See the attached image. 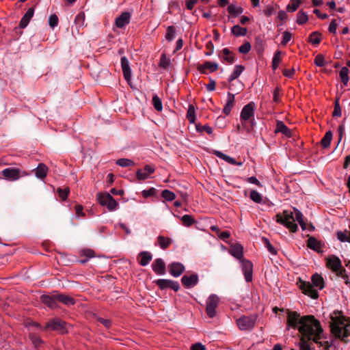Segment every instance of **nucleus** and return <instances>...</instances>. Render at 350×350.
I'll use <instances>...</instances> for the list:
<instances>
[{
	"instance_id": "nucleus-61",
	"label": "nucleus",
	"mask_w": 350,
	"mask_h": 350,
	"mask_svg": "<svg viewBox=\"0 0 350 350\" xmlns=\"http://www.w3.org/2000/svg\"><path fill=\"white\" fill-rule=\"evenodd\" d=\"M59 23L58 17L56 14H51L49 18V25L51 27L54 28L57 26Z\"/></svg>"
},
{
	"instance_id": "nucleus-46",
	"label": "nucleus",
	"mask_w": 350,
	"mask_h": 350,
	"mask_svg": "<svg viewBox=\"0 0 350 350\" xmlns=\"http://www.w3.org/2000/svg\"><path fill=\"white\" fill-rule=\"evenodd\" d=\"M57 193L58 194L59 198L62 201H64L67 199V198L70 193V189H69V187H65L64 189L58 188L57 189Z\"/></svg>"
},
{
	"instance_id": "nucleus-58",
	"label": "nucleus",
	"mask_w": 350,
	"mask_h": 350,
	"mask_svg": "<svg viewBox=\"0 0 350 350\" xmlns=\"http://www.w3.org/2000/svg\"><path fill=\"white\" fill-rule=\"evenodd\" d=\"M196 128L197 131H198V132L206 131L209 135H211L213 133L212 128L207 124H205L203 126L201 124H196Z\"/></svg>"
},
{
	"instance_id": "nucleus-13",
	"label": "nucleus",
	"mask_w": 350,
	"mask_h": 350,
	"mask_svg": "<svg viewBox=\"0 0 350 350\" xmlns=\"http://www.w3.org/2000/svg\"><path fill=\"white\" fill-rule=\"evenodd\" d=\"M242 271L243 272L245 280L247 282L252 280L253 265L247 260H241Z\"/></svg>"
},
{
	"instance_id": "nucleus-3",
	"label": "nucleus",
	"mask_w": 350,
	"mask_h": 350,
	"mask_svg": "<svg viewBox=\"0 0 350 350\" xmlns=\"http://www.w3.org/2000/svg\"><path fill=\"white\" fill-rule=\"evenodd\" d=\"M311 284L309 282L300 281L299 288L302 293L312 299H317L319 297V293L317 290L314 288V286L321 290L324 287V280L321 275L315 273L312 276Z\"/></svg>"
},
{
	"instance_id": "nucleus-12",
	"label": "nucleus",
	"mask_w": 350,
	"mask_h": 350,
	"mask_svg": "<svg viewBox=\"0 0 350 350\" xmlns=\"http://www.w3.org/2000/svg\"><path fill=\"white\" fill-rule=\"evenodd\" d=\"M57 291H53L51 295H42L40 301L51 309H57L59 306L57 299Z\"/></svg>"
},
{
	"instance_id": "nucleus-24",
	"label": "nucleus",
	"mask_w": 350,
	"mask_h": 350,
	"mask_svg": "<svg viewBox=\"0 0 350 350\" xmlns=\"http://www.w3.org/2000/svg\"><path fill=\"white\" fill-rule=\"evenodd\" d=\"M152 258V255L147 251L141 252L137 256L139 264L142 266H146Z\"/></svg>"
},
{
	"instance_id": "nucleus-11",
	"label": "nucleus",
	"mask_w": 350,
	"mask_h": 350,
	"mask_svg": "<svg viewBox=\"0 0 350 350\" xmlns=\"http://www.w3.org/2000/svg\"><path fill=\"white\" fill-rule=\"evenodd\" d=\"M154 283L159 287L161 290H165L168 288L178 291L180 288L179 283L176 281L167 279H158L154 281Z\"/></svg>"
},
{
	"instance_id": "nucleus-4",
	"label": "nucleus",
	"mask_w": 350,
	"mask_h": 350,
	"mask_svg": "<svg viewBox=\"0 0 350 350\" xmlns=\"http://www.w3.org/2000/svg\"><path fill=\"white\" fill-rule=\"evenodd\" d=\"M255 103L250 102L245 105L241 111V120L243 126L250 131V129L247 127L246 122L250 124L251 128L254 126V111H255Z\"/></svg>"
},
{
	"instance_id": "nucleus-5",
	"label": "nucleus",
	"mask_w": 350,
	"mask_h": 350,
	"mask_svg": "<svg viewBox=\"0 0 350 350\" xmlns=\"http://www.w3.org/2000/svg\"><path fill=\"white\" fill-rule=\"evenodd\" d=\"M276 221L284 225L292 232H296L298 230L297 225L295 223L294 213L288 211H284L282 215L278 214L276 215Z\"/></svg>"
},
{
	"instance_id": "nucleus-17",
	"label": "nucleus",
	"mask_w": 350,
	"mask_h": 350,
	"mask_svg": "<svg viewBox=\"0 0 350 350\" xmlns=\"http://www.w3.org/2000/svg\"><path fill=\"white\" fill-rule=\"evenodd\" d=\"M218 64L216 62L206 61L203 64L198 66V70L201 74H206V70H209L211 72H215L218 69Z\"/></svg>"
},
{
	"instance_id": "nucleus-59",
	"label": "nucleus",
	"mask_w": 350,
	"mask_h": 350,
	"mask_svg": "<svg viewBox=\"0 0 350 350\" xmlns=\"http://www.w3.org/2000/svg\"><path fill=\"white\" fill-rule=\"evenodd\" d=\"M263 243H265L266 247L267 248L268 251L273 255L277 254V250L275 249V247L271 244L270 241L268 239L262 238Z\"/></svg>"
},
{
	"instance_id": "nucleus-42",
	"label": "nucleus",
	"mask_w": 350,
	"mask_h": 350,
	"mask_svg": "<svg viewBox=\"0 0 350 350\" xmlns=\"http://www.w3.org/2000/svg\"><path fill=\"white\" fill-rule=\"evenodd\" d=\"M175 34H176L175 27L173 25L169 26V27H167V30H166L165 39L167 41L171 42L175 38Z\"/></svg>"
},
{
	"instance_id": "nucleus-36",
	"label": "nucleus",
	"mask_w": 350,
	"mask_h": 350,
	"mask_svg": "<svg viewBox=\"0 0 350 350\" xmlns=\"http://www.w3.org/2000/svg\"><path fill=\"white\" fill-rule=\"evenodd\" d=\"M349 70L347 67H342L339 72L340 78L345 86H347L349 80Z\"/></svg>"
},
{
	"instance_id": "nucleus-22",
	"label": "nucleus",
	"mask_w": 350,
	"mask_h": 350,
	"mask_svg": "<svg viewBox=\"0 0 350 350\" xmlns=\"http://www.w3.org/2000/svg\"><path fill=\"white\" fill-rule=\"evenodd\" d=\"M131 14L128 12H122L118 17L116 18L115 24L119 28H122L129 23Z\"/></svg>"
},
{
	"instance_id": "nucleus-62",
	"label": "nucleus",
	"mask_w": 350,
	"mask_h": 350,
	"mask_svg": "<svg viewBox=\"0 0 350 350\" xmlns=\"http://www.w3.org/2000/svg\"><path fill=\"white\" fill-rule=\"evenodd\" d=\"M314 64L319 67H323L325 66L324 56L321 54H318L314 58Z\"/></svg>"
},
{
	"instance_id": "nucleus-47",
	"label": "nucleus",
	"mask_w": 350,
	"mask_h": 350,
	"mask_svg": "<svg viewBox=\"0 0 350 350\" xmlns=\"http://www.w3.org/2000/svg\"><path fill=\"white\" fill-rule=\"evenodd\" d=\"M308 20V16L306 12L302 10H299L297 15V23L299 25H303L306 23Z\"/></svg>"
},
{
	"instance_id": "nucleus-53",
	"label": "nucleus",
	"mask_w": 350,
	"mask_h": 350,
	"mask_svg": "<svg viewBox=\"0 0 350 350\" xmlns=\"http://www.w3.org/2000/svg\"><path fill=\"white\" fill-rule=\"evenodd\" d=\"M300 1L299 0H291V3L287 5L286 10L288 12H295L299 8Z\"/></svg>"
},
{
	"instance_id": "nucleus-31",
	"label": "nucleus",
	"mask_w": 350,
	"mask_h": 350,
	"mask_svg": "<svg viewBox=\"0 0 350 350\" xmlns=\"http://www.w3.org/2000/svg\"><path fill=\"white\" fill-rule=\"evenodd\" d=\"M223 55H224V60L228 63L229 64H232L234 62L235 58H234V54L230 51L228 48H224L222 50Z\"/></svg>"
},
{
	"instance_id": "nucleus-50",
	"label": "nucleus",
	"mask_w": 350,
	"mask_h": 350,
	"mask_svg": "<svg viewBox=\"0 0 350 350\" xmlns=\"http://www.w3.org/2000/svg\"><path fill=\"white\" fill-rule=\"evenodd\" d=\"M161 197L163 198L165 200L170 202L175 199L176 195L174 192L168 189H164L161 192Z\"/></svg>"
},
{
	"instance_id": "nucleus-37",
	"label": "nucleus",
	"mask_w": 350,
	"mask_h": 350,
	"mask_svg": "<svg viewBox=\"0 0 350 350\" xmlns=\"http://www.w3.org/2000/svg\"><path fill=\"white\" fill-rule=\"evenodd\" d=\"M231 31L235 36H244L247 33V29L237 25L232 27Z\"/></svg>"
},
{
	"instance_id": "nucleus-48",
	"label": "nucleus",
	"mask_w": 350,
	"mask_h": 350,
	"mask_svg": "<svg viewBox=\"0 0 350 350\" xmlns=\"http://www.w3.org/2000/svg\"><path fill=\"white\" fill-rule=\"evenodd\" d=\"M228 12L234 16H237L243 13V10L241 7H237L233 4H230L228 7Z\"/></svg>"
},
{
	"instance_id": "nucleus-1",
	"label": "nucleus",
	"mask_w": 350,
	"mask_h": 350,
	"mask_svg": "<svg viewBox=\"0 0 350 350\" xmlns=\"http://www.w3.org/2000/svg\"><path fill=\"white\" fill-rule=\"evenodd\" d=\"M298 331L301 334V338L312 340L315 343L322 338L323 333L319 321L312 315L302 317V325L299 326Z\"/></svg>"
},
{
	"instance_id": "nucleus-14",
	"label": "nucleus",
	"mask_w": 350,
	"mask_h": 350,
	"mask_svg": "<svg viewBox=\"0 0 350 350\" xmlns=\"http://www.w3.org/2000/svg\"><path fill=\"white\" fill-rule=\"evenodd\" d=\"M198 281V275L197 273H192L190 275H185L181 278L183 285L187 288L195 286Z\"/></svg>"
},
{
	"instance_id": "nucleus-49",
	"label": "nucleus",
	"mask_w": 350,
	"mask_h": 350,
	"mask_svg": "<svg viewBox=\"0 0 350 350\" xmlns=\"http://www.w3.org/2000/svg\"><path fill=\"white\" fill-rule=\"evenodd\" d=\"M336 236L340 242H349V231H338L336 232Z\"/></svg>"
},
{
	"instance_id": "nucleus-52",
	"label": "nucleus",
	"mask_w": 350,
	"mask_h": 350,
	"mask_svg": "<svg viewBox=\"0 0 350 350\" xmlns=\"http://www.w3.org/2000/svg\"><path fill=\"white\" fill-rule=\"evenodd\" d=\"M152 105L154 109L157 111H161L163 109V105L161 100L159 98L157 95H154L152 97Z\"/></svg>"
},
{
	"instance_id": "nucleus-33",
	"label": "nucleus",
	"mask_w": 350,
	"mask_h": 350,
	"mask_svg": "<svg viewBox=\"0 0 350 350\" xmlns=\"http://www.w3.org/2000/svg\"><path fill=\"white\" fill-rule=\"evenodd\" d=\"M157 241L160 247L163 250L167 249L172 243V241L170 238L165 237L163 236H159Z\"/></svg>"
},
{
	"instance_id": "nucleus-51",
	"label": "nucleus",
	"mask_w": 350,
	"mask_h": 350,
	"mask_svg": "<svg viewBox=\"0 0 350 350\" xmlns=\"http://www.w3.org/2000/svg\"><path fill=\"white\" fill-rule=\"evenodd\" d=\"M29 338H30L31 341L32 342V343L34 345V346L36 347L40 346L43 342L41 338L38 335H37L36 334H34V333L29 334Z\"/></svg>"
},
{
	"instance_id": "nucleus-29",
	"label": "nucleus",
	"mask_w": 350,
	"mask_h": 350,
	"mask_svg": "<svg viewBox=\"0 0 350 350\" xmlns=\"http://www.w3.org/2000/svg\"><path fill=\"white\" fill-rule=\"evenodd\" d=\"M34 171L35 175L37 178L43 179L47 174L48 167L44 163H39Z\"/></svg>"
},
{
	"instance_id": "nucleus-23",
	"label": "nucleus",
	"mask_w": 350,
	"mask_h": 350,
	"mask_svg": "<svg viewBox=\"0 0 350 350\" xmlns=\"http://www.w3.org/2000/svg\"><path fill=\"white\" fill-rule=\"evenodd\" d=\"M2 174L10 180H17L20 176V171L16 168H6L3 170Z\"/></svg>"
},
{
	"instance_id": "nucleus-28",
	"label": "nucleus",
	"mask_w": 350,
	"mask_h": 350,
	"mask_svg": "<svg viewBox=\"0 0 350 350\" xmlns=\"http://www.w3.org/2000/svg\"><path fill=\"white\" fill-rule=\"evenodd\" d=\"M243 248L241 245L235 243L230 246L229 252L237 259H241L243 257Z\"/></svg>"
},
{
	"instance_id": "nucleus-25",
	"label": "nucleus",
	"mask_w": 350,
	"mask_h": 350,
	"mask_svg": "<svg viewBox=\"0 0 350 350\" xmlns=\"http://www.w3.org/2000/svg\"><path fill=\"white\" fill-rule=\"evenodd\" d=\"M281 133L286 137H291L292 135L291 129L287 127L281 120H277L275 133Z\"/></svg>"
},
{
	"instance_id": "nucleus-30",
	"label": "nucleus",
	"mask_w": 350,
	"mask_h": 350,
	"mask_svg": "<svg viewBox=\"0 0 350 350\" xmlns=\"http://www.w3.org/2000/svg\"><path fill=\"white\" fill-rule=\"evenodd\" d=\"M245 67L242 65H236L233 72L228 77V82L231 83L234 79H237L244 70Z\"/></svg>"
},
{
	"instance_id": "nucleus-56",
	"label": "nucleus",
	"mask_w": 350,
	"mask_h": 350,
	"mask_svg": "<svg viewBox=\"0 0 350 350\" xmlns=\"http://www.w3.org/2000/svg\"><path fill=\"white\" fill-rule=\"evenodd\" d=\"M251 48V44L249 42H245L239 47L238 51L240 53L247 54L250 51Z\"/></svg>"
},
{
	"instance_id": "nucleus-6",
	"label": "nucleus",
	"mask_w": 350,
	"mask_h": 350,
	"mask_svg": "<svg viewBox=\"0 0 350 350\" xmlns=\"http://www.w3.org/2000/svg\"><path fill=\"white\" fill-rule=\"evenodd\" d=\"M220 301L219 297L215 294H211L206 301V313L209 318H214L217 315L216 309Z\"/></svg>"
},
{
	"instance_id": "nucleus-57",
	"label": "nucleus",
	"mask_w": 350,
	"mask_h": 350,
	"mask_svg": "<svg viewBox=\"0 0 350 350\" xmlns=\"http://www.w3.org/2000/svg\"><path fill=\"white\" fill-rule=\"evenodd\" d=\"M333 116L340 117L342 115L341 107L339 104V98H337L335 100L334 108L333 111Z\"/></svg>"
},
{
	"instance_id": "nucleus-7",
	"label": "nucleus",
	"mask_w": 350,
	"mask_h": 350,
	"mask_svg": "<svg viewBox=\"0 0 350 350\" xmlns=\"http://www.w3.org/2000/svg\"><path fill=\"white\" fill-rule=\"evenodd\" d=\"M97 200L101 206H106L109 211H113L118 206V203L107 193H99Z\"/></svg>"
},
{
	"instance_id": "nucleus-40",
	"label": "nucleus",
	"mask_w": 350,
	"mask_h": 350,
	"mask_svg": "<svg viewBox=\"0 0 350 350\" xmlns=\"http://www.w3.org/2000/svg\"><path fill=\"white\" fill-rule=\"evenodd\" d=\"M313 342L312 340L300 338L299 343V350H312L310 345Z\"/></svg>"
},
{
	"instance_id": "nucleus-41",
	"label": "nucleus",
	"mask_w": 350,
	"mask_h": 350,
	"mask_svg": "<svg viewBox=\"0 0 350 350\" xmlns=\"http://www.w3.org/2000/svg\"><path fill=\"white\" fill-rule=\"evenodd\" d=\"M282 52L280 51H276L273 59H272V68L274 70H275L279 66V64L281 62L282 59L280 57Z\"/></svg>"
},
{
	"instance_id": "nucleus-27",
	"label": "nucleus",
	"mask_w": 350,
	"mask_h": 350,
	"mask_svg": "<svg viewBox=\"0 0 350 350\" xmlns=\"http://www.w3.org/2000/svg\"><path fill=\"white\" fill-rule=\"evenodd\" d=\"M234 105V94L229 93L228 94L227 102L223 109V112L226 115H229L232 111V107Z\"/></svg>"
},
{
	"instance_id": "nucleus-9",
	"label": "nucleus",
	"mask_w": 350,
	"mask_h": 350,
	"mask_svg": "<svg viewBox=\"0 0 350 350\" xmlns=\"http://www.w3.org/2000/svg\"><path fill=\"white\" fill-rule=\"evenodd\" d=\"M327 267L339 276H343V273L346 272V270L342 267L340 260L336 256H329L327 259Z\"/></svg>"
},
{
	"instance_id": "nucleus-54",
	"label": "nucleus",
	"mask_w": 350,
	"mask_h": 350,
	"mask_svg": "<svg viewBox=\"0 0 350 350\" xmlns=\"http://www.w3.org/2000/svg\"><path fill=\"white\" fill-rule=\"evenodd\" d=\"M170 64V58L167 57L166 55L163 53L160 58L159 66L163 68H167Z\"/></svg>"
},
{
	"instance_id": "nucleus-55",
	"label": "nucleus",
	"mask_w": 350,
	"mask_h": 350,
	"mask_svg": "<svg viewBox=\"0 0 350 350\" xmlns=\"http://www.w3.org/2000/svg\"><path fill=\"white\" fill-rule=\"evenodd\" d=\"M116 164L121 167H129L134 165V162L129 159H120L116 161Z\"/></svg>"
},
{
	"instance_id": "nucleus-26",
	"label": "nucleus",
	"mask_w": 350,
	"mask_h": 350,
	"mask_svg": "<svg viewBox=\"0 0 350 350\" xmlns=\"http://www.w3.org/2000/svg\"><path fill=\"white\" fill-rule=\"evenodd\" d=\"M33 14H34V8H30L27 10V11L24 14V16L22 17V18L20 21L19 26L21 28H23V29L25 28L28 25L30 20L31 19V18L33 16Z\"/></svg>"
},
{
	"instance_id": "nucleus-18",
	"label": "nucleus",
	"mask_w": 350,
	"mask_h": 350,
	"mask_svg": "<svg viewBox=\"0 0 350 350\" xmlns=\"http://www.w3.org/2000/svg\"><path fill=\"white\" fill-rule=\"evenodd\" d=\"M121 67L125 80L129 83L131 79V69L128 59L126 57L121 58Z\"/></svg>"
},
{
	"instance_id": "nucleus-16",
	"label": "nucleus",
	"mask_w": 350,
	"mask_h": 350,
	"mask_svg": "<svg viewBox=\"0 0 350 350\" xmlns=\"http://www.w3.org/2000/svg\"><path fill=\"white\" fill-rule=\"evenodd\" d=\"M65 322L59 319H53L47 323L45 329L51 328L53 330H58L62 333H64L65 330Z\"/></svg>"
},
{
	"instance_id": "nucleus-60",
	"label": "nucleus",
	"mask_w": 350,
	"mask_h": 350,
	"mask_svg": "<svg viewBox=\"0 0 350 350\" xmlns=\"http://www.w3.org/2000/svg\"><path fill=\"white\" fill-rule=\"evenodd\" d=\"M183 224L187 226H190L195 223L194 219L189 215H185L181 218Z\"/></svg>"
},
{
	"instance_id": "nucleus-32",
	"label": "nucleus",
	"mask_w": 350,
	"mask_h": 350,
	"mask_svg": "<svg viewBox=\"0 0 350 350\" xmlns=\"http://www.w3.org/2000/svg\"><path fill=\"white\" fill-rule=\"evenodd\" d=\"M293 211L295 221H297L299 224L302 230H305L306 228V224L303 219V214L296 208H294Z\"/></svg>"
},
{
	"instance_id": "nucleus-2",
	"label": "nucleus",
	"mask_w": 350,
	"mask_h": 350,
	"mask_svg": "<svg viewBox=\"0 0 350 350\" xmlns=\"http://www.w3.org/2000/svg\"><path fill=\"white\" fill-rule=\"evenodd\" d=\"M331 331L336 338L345 342L349 341L348 338L350 337V325L346 323V319L343 316L333 319Z\"/></svg>"
},
{
	"instance_id": "nucleus-34",
	"label": "nucleus",
	"mask_w": 350,
	"mask_h": 350,
	"mask_svg": "<svg viewBox=\"0 0 350 350\" xmlns=\"http://www.w3.org/2000/svg\"><path fill=\"white\" fill-rule=\"evenodd\" d=\"M307 245L309 248L314 250L319 251L321 249V243L316 238L313 237H309L308 239Z\"/></svg>"
},
{
	"instance_id": "nucleus-44",
	"label": "nucleus",
	"mask_w": 350,
	"mask_h": 350,
	"mask_svg": "<svg viewBox=\"0 0 350 350\" xmlns=\"http://www.w3.org/2000/svg\"><path fill=\"white\" fill-rule=\"evenodd\" d=\"M187 118L189 122L191 124L195 122L196 120V114H195V107L193 105H189L187 113Z\"/></svg>"
},
{
	"instance_id": "nucleus-38",
	"label": "nucleus",
	"mask_w": 350,
	"mask_h": 350,
	"mask_svg": "<svg viewBox=\"0 0 350 350\" xmlns=\"http://www.w3.org/2000/svg\"><path fill=\"white\" fill-rule=\"evenodd\" d=\"M332 139V133L329 131H327L324 137L321 140V144L322 147L326 148L329 146Z\"/></svg>"
},
{
	"instance_id": "nucleus-10",
	"label": "nucleus",
	"mask_w": 350,
	"mask_h": 350,
	"mask_svg": "<svg viewBox=\"0 0 350 350\" xmlns=\"http://www.w3.org/2000/svg\"><path fill=\"white\" fill-rule=\"evenodd\" d=\"M302 325V317L295 311L287 312L286 329L290 328L297 329L299 326Z\"/></svg>"
},
{
	"instance_id": "nucleus-39",
	"label": "nucleus",
	"mask_w": 350,
	"mask_h": 350,
	"mask_svg": "<svg viewBox=\"0 0 350 350\" xmlns=\"http://www.w3.org/2000/svg\"><path fill=\"white\" fill-rule=\"evenodd\" d=\"M308 41L314 45L319 44L321 41V34L319 31L312 32L308 38Z\"/></svg>"
},
{
	"instance_id": "nucleus-21",
	"label": "nucleus",
	"mask_w": 350,
	"mask_h": 350,
	"mask_svg": "<svg viewBox=\"0 0 350 350\" xmlns=\"http://www.w3.org/2000/svg\"><path fill=\"white\" fill-rule=\"evenodd\" d=\"M152 268L157 275H164L165 273V263L161 258H157L152 264Z\"/></svg>"
},
{
	"instance_id": "nucleus-43",
	"label": "nucleus",
	"mask_w": 350,
	"mask_h": 350,
	"mask_svg": "<svg viewBox=\"0 0 350 350\" xmlns=\"http://www.w3.org/2000/svg\"><path fill=\"white\" fill-rule=\"evenodd\" d=\"M264 41L260 38H256L255 40V50L258 55H262L264 51Z\"/></svg>"
},
{
	"instance_id": "nucleus-15",
	"label": "nucleus",
	"mask_w": 350,
	"mask_h": 350,
	"mask_svg": "<svg viewBox=\"0 0 350 350\" xmlns=\"http://www.w3.org/2000/svg\"><path fill=\"white\" fill-rule=\"evenodd\" d=\"M154 172L155 167L153 165H146L143 170L139 169L137 170L136 177L139 180H145Z\"/></svg>"
},
{
	"instance_id": "nucleus-45",
	"label": "nucleus",
	"mask_w": 350,
	"mask_h": 350,
	"mask_svg": "<svg viewBox=\"0 0 350 350\" xmlns=\"http://www.w3.org/2000/svg\"><path fill=\"white\" fill-rule=\"evenodd\" d=\"M250 199L258 204H260L262 202V196L256 190H252L250 194Z\"/></svg>"
},
{
	"instance_id": "nucleus-35",
	"label": "nucleus",
	"mask_w": 350,
	"mask_h": 350,
	"mask_svg": "<svg viewBox=\"0 0 350 350\" xmlns=\"http://www.w3.org/2000/svg\"><path fill=\"white\" fill-rule=\"evenodd\" d=\"M214 154L215 156H217V157H219V159L224 160L225 161H226L227 163H228L230 164H232V165L237 164V161L234 158L230 157L220 151L215 150Z\"/></svg>"
},
{
	"instance_id": "nucleus-19",
	"label": "nucleus",
	"mask_w": 350,
	"mask_h": 350,
	"mask_svg": "<svg viewBox=\"0 0 350 350\" xmlns=\"http://www.w3.org/2000/svg\"><path fill=\"white\" fill-rule=\"evenodd\" d=\"M168 268L170 273L174 277L180 276L185 271V266L180 262H172Z\"/></svg>"
},
{
	"instance_id": "nucleus-8",
	"label": "nucleus",
	"mask_w": 350,
	"mask_h": 350,
	"mask_svg": "<svg viewBox=\"0 0 350 350\" xmlns=\"http://www.w3.org/2000/svg\"><path fill=\"white\" fill-rule=\"evenodd\" d=\"M256 319V315L243 316L237 320V324L241 330L248 331L254 328Z\"/></svg>"
},
{
	"instance_id": "nucleus-63",
	"label": "nucleus",
	"mask_w": 350,
	"mask_h": 350,
	"mask_svg": "<svg viewBox=\"0 0 350 350\" xmlns=\"http://www.w3.org/2000/svg\"><path fill=\"white\" fill-rule=\"evenodd\" d=\"M292 33L288 31H285L283 32L282 40L281 42V44L283 46L286 45V44L291 40Z\"/></svg>"
},
{
	"instance_id": "nucleus-64",
	"label": "nucleus",
	"mask_w": 350,
	"mask_h": 350,
	"mask_svg": "<svg viewBox=\"0 0 350 350\" xmlns=\"http://www.w3.org/2000/svg\"><path fill=\"white\" fill-rule=\"evenodd\" d=\"M338 25L337 19H333L329 24L328 28L329 31L332 33L336 34Z\"/></svg>"
},
{
	"instance_id": "nucleus-20",
	"label": "nucleus",
	"mask_w": 350,
	"mask_h": 350,
	"mask_svg": "<svg viewBox=\"0 0 350 350\" xmlns=\"http://www.w3.org/2000/svg\"><path fill=\"white\" fill-rule=\"evenodd\" d=\"M57 303H61L68 307L74 306L76 304V300L70 295L62 294L57 291Z\"/></svg>"
}]
</instances>
